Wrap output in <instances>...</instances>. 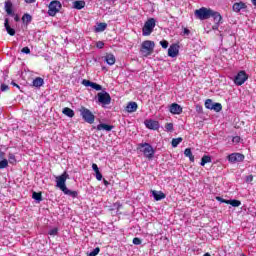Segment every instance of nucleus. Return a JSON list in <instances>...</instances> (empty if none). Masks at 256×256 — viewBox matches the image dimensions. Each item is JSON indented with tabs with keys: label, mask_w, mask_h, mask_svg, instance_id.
<instances>
[{
	"label": "nucleus",
	"mask_w": 256,
	"mask_h": 256,
	"mask_svg": "<svg viewBox=\"0 0 256 256\" xmlns=\"http://www.w3.org/2000/svg\"><path fill=\"white\" fill-rule=\"evenodd\" d=\"M137 149L143 153L148 161H151L155 157V149H153V146L147 142L138 144Z\"/></svg>",
	"instance_id": "1"
},
{
	"label": "nucleus",
	"mask_w": 256,
	"mask_h": 256,
	"mask_svg": "<svg viewBox=\"0 0 256 256\" xmlns=\"http://www.w3.org/2000/svg\"><path fill=\"white\" fill-rule=\"evenodd\" d=\"M153 51H155V42L151 40H145L141 44L140 53H142L143 57H149V55H153Z\"/></svg>",
	"instance_id": "2"
},
{
	"label": "nucleus",
	"mask_w": 256,
	"mask_h": 256,
	"mask_svg": "<svg viewBox=\"0 0 256 256\" xmlns=\"http://www.w3.org/2000/svg\"><path fill=\"white\" fill-rule=\"evenodd\" d=\"M79 112L85 123H89V125H93L95 123V114H93L91 110L85 108V106H81L79 108Z\"/></svg>",
	"instance_id": "3"
},
{
	"label": "nucleus",
	"mask_w": 256,
	"mask_h": 256,
	"mask_svg": "<svg viewBox=\"0 0 256 256\" xmlns=\"http://www.w3.org/2000/svg\"><path fill=\"white\" fill-rule=\"evenodd\" d=\"M212 10L213 9L211 8L202 7L200 9L195 10L194 15L196 19H199L200 21H205L207 19H211Z\"/></svg>",
	"instance_id": "4"
},
{
	"label": "nucleus",
	"mask_w": 256,
	"mask_h": 256,
	"mask_svg": "<svg viewBox=\"0 0 256 256\" xmlns=\"http://www.w3.org/2000/svg\"><path fill=\"white\" fill-rule=\"evenodd\" d=\"M156 21L155 18L148 19L142 28V34L144 37H149L153 33V30L155 29Z\"/></svg>",
	"instance_id": "5"
},
{
	"label": "nucleus",
	"mask_w": 256,
	"mask_h": 256,
	"mask_svg": "<svg viewBox=\"0 0 256 256\" xmlns=\"http://www.w3.org/2000/svg\"><path fill=\"white\" fill-rule=\"evenodd\" d=\"M59 11H61V2L58 0H53L50 2L48 6V15L50 17H55Z\"/></svg>",
	"instance_id": "6"
},
{
	"label": "nucleus",
	"mask_w": 256,
	"mask_h": 256,
	"mask_svg": "<svg viewBox=\"0 0 256 256\" xmlns=\"http://www.w3.org/2000/svg\"><path fill=\"white\" fill-rule=\"evenodd\" d=\"M67 179H69V174L67 171L56 177V187H59L60 191H63L67 188Z\"/></svg>",
	"instance_id": "7"
},
{
	"label": "nucleus",
	"mask_w": 256,
	"mask_h": 256,
	"mask_svg": "<svg viewBox=\"0 0 256 256\" xmlns=\"http://www.w3.org/2000/svg\"><path fill=\"white\" fill-rule=\"evenodd\" d=\"M249 79V76L247 75V72L240 71L234 78L235 85L241 86Z\"/></svg>",
	"instance_id": "8"
},
{
	"label": "nucleus",
	"mask_w": 256,
	"mask_h": 256,
	"mask_svg": "<svg viewBox=\"0 0 256 256\" xmlns=\"http://www.w3.org/2000/svg\"><path fill=\"white\" fill-rule=\"evenodd\" d=\"M98 101L102 103V105H110L111 104V95L107 92L98 93Z\"/></svg>",
	"instance_id": "9"
},
{
	"label": "nucleus",
	"mask_w": 256,
	"mask_h": 256,
	"mask_svg": "<svg viewBox=\"0 0 256 256\" xmlns=\"http://www.w3.org/2000/svg\"><path fill=\"white\" fill-rule=\"evenodd\" d=\"M228 161H230V163H241L242 161H245V155L241 153H232L228 155Z\"/></svg>",
	"instance_id": "10"
},
{
	"label": "nucleus",
	"mask_w": 256,
	"mask_h": 256,
	"mask_svg": "<svg viewBox=\"0 0 256 256\" xmlns=\"http://www.w3.org/2000/svg\"><path fill=\"white\" fill-rule=\"evenodd\" d=\"M169 111L172 115H181V113H183V108L177 103H172L169 107Z\"/></svg>",
	"instance_id": "11"
},
{
	"label": "nucleus",
	"mask_w": 256,
	"mask_h": 256,
	"mask_svg": "<svg viewBox=\"0 0 256 256\" xmlns=\"http://www.w3.org/2000/svg\"><path fill=\"white\" fill-rule=\"evenodd\" d=\"M177 55H179V45L177 44H172L170 45L169 49H168V57H177Z\"/></svg>",
	"instance_id": "12"
},
{
	"label": "nucleus",
	"mask_w": 256,
	"mask_h": 256,
	"mask_svg": "<svg viewBox=\"0 0 256 256\" xmlns=\"http://www.w3.org/2000/svg\"><path fill=\"white\" fill-rule=\"evenodd\" d=\"M144 124L147 129H152L153 131H157V129H159V121L157 120H146Z\"/></svg>",
	"instance_id": "13"
},
{
	"label": "nucleus",
	"mask_w": 256,
	"mask_h": 256,
	"mask_svg": "<svg viewBox=\"0 0 256 256\" xmlns=\"http://www.w3.org/2000/svg\"><path fill=\"white\" fill-rule=\"evenodd\" d=\"M241 9H247V4H245L244 2H236L232 6V10L235 13H239Z\"/></svg>",
	"instance_id": "14"
},
{
	"label": "nucleus",
	"mask_w": 256,
	"mask_h": 256,
	"mask_svg": "<svg viewBox=\"0 0 256 256\" xmlns=\"http://www.w3.org/2000/svg\"><path fill=\"white\" fill-rule=\"evenodd\" d=\"M96 129L97 131H113V129H115V126L101 123L97 125Z\"/></svg>",
	"instance_id": "15"
},
{
	"label": "nucleus",
	"mask_w": 256,
	"mask_h": 256,
	"mask_svg": "<svg viewBox=\"0 0 256 256\" xmlns=\"http://www.w3.org/2000/svg\"><path fill=\"white\" fill-rule=\"evenodd\" d=\"M151 193L155 201H162V199H165V197H167V195H165V193H163L162 191L151 190Z\"/></svg>",
	"instance_id": "16"
},
{
	"label": "nucleus",
	"mask_w": 256,
	"mask_h": 256,
	"mask_svg": "<svg viewBox=\"0 0 256 256\" xmlns=\"http://www.w3.org/2000/svg\"><path fill=\"white\" fill-rule=\"evenodd\" d=\"M4 27L11 37L15 36V29L11 28V25H9V18H5L4 20Z\"/></svg>",
	"instance_id": "17"
},
{
	"label": "nucleus",
	"mask_w": 256,
	"mask_h": 256,
	"mask_svg": "<svg viewBox=\"0 0 256 256\" xmlns=\"http://www.w3.org/2000/svg\"><path fill=\"white\" fill-rule=\"evenodd\" d=\"M137 109H138L137 102H129L126 106L127 113H135Z\"/></svg>",
	"instance_id": "18"
},
{
	"label": "nucleus",
	"mask_w": 256,
	"mask_h": 256,
	"mask_svg": "<svg viewBox=\"0 0 256 256\" xmlns=\"http://www.w3.org/2000/svg\"><path fill=\"white\" fill-rule=\"evenodd\" d=\"M85 0H77L73 2V8L81 11V9H85Z\"/></svg>",
	"instance_id": "19"
},
{
	"label": "nucleus",
	"mask_w": 256,
	"mask_h": 256,
	"mask_svg": "<svg viewBox=\"0 0 256 256\" xmlns=\"http://www.w3.org/2000/svg\"><path fill=\"white\" fill-rule=\"evenodd\" d=\"M211 17H213L215 23H221L223 21V16H221V13L212 10Z\"/></svg>",
	"instance_id": "20"
},
{
	"label": "nucleus",
	"mask_w": 256,
	"mask_h": 256,
	"mask_svg": "<svg viewBox=\"0 0 256 256\" xmlns=\"http://www.w3.org/2000/svg\"><path fill=\"white\" fill-rule=\"evenodd\" d=\"M5 11L7 15H13V2L11 0L5 2Z\"/></svg>",
	"instance_id": "21"
},
{
	"label": "nucleus",
	"mask_w": 256,
	"mask_h": 256,
	"mask_svg": "<svg viewBox=\"0 0 256 256\" xmlns=\"http://www.w3.org/2000/svg\"><path fill=\"white\" fill-rule=\"evenodd\" d=\"M63 115H66V117L73 118L75 117V111L69 107H65L62 111Z\"/></svg>",
	"instance_id": "22"
},
{
	"label": "nucleus",
	"mask_w": 256,
	"mask_h": 256,
	"mask_svg": "<svg viewBox=\"0 0 256 256\" xmlns=\"http://www.w3.org/2000/svg\"><path fill=\"white\" fill-rule=\"evenodd\" d=\"M105 61H106V63H107L108 65H115V61H116L115 55H113V54H107V55L105 56Z\"/></svg>",
	"instance_id": "23"
},
{
	"label": "nucleus",
	"mask_w": 256,
	"mask_h": 256,
	"mask_svg": "<svg viewBox=\"0 0 256 256\" xmlns=\"http://www.w3.org/2000/svg\"><path fill=\"white\" fill-rule=\"evenodd\" d=\"M31 21H33V16H31L30 14L25 13V14L22 16V22H23L25 25H29V23H31Z\"/></svg>",
	"instance_id": "24"
},
{
	"label": "nucleus",
	"mask_w": 256,
	"mask_h": 256,
	"mask_svg": "<svg viewBox=\"0 0 256 256\" xmlns=\"http://www.w3.org/2000/svg\"><path fill=\"white\" fill-rule=\"evenodd\" d=\"M62 191L64 192V195H69L70 197H73V199L77 198V196L79 195L77 191L69 190L67 187Z\"/></svg>",
	"instance_id": "25"
},
{
	"label": "nucleus",
	"mask_w": 256,
	"mask_h": 256,
	"mask_svg": "<svg viewBox=\"0 0 256 256\" xmlns=\"http://www.w3.org/2000/svg\"><path fill=\"white\" fill-rule=\"evenodd\" d=\"M184 155L185 157H188L192 163L195 161V156H193L191 148H186L184 151Z\"/></svg>",
	"instance_id": "26"
},
{
	"label": "nucleus",
	"mask_w": 256,
	"mask_h": 256,
	"mask_svg": "<svg viewBox=\"0 0 256 256\" xmlns=\"http://www.w3.org/2000/svg\"><path fill=\"white\" fill-rule=\"evenodd\" d=\"M43 83H45L43 78L37 77L33 80V87H43Z\"/></svg>",
	"instance_id": "27"
},
{
	"label": "nucleus",
	"mask_w": 256,
	"mask_h": 256,
	"mask_svg": "<svg viewBox=\"0 0 256 256\" xmlns=\"http://www.w3.org/2000/svg\"><path fill=\"white\" fill-rule=\"evenodd\" d=\"M32 199H35V201L41 203V201H43V194L41 192H33Z\"/></svg>",
	"instance_id": "28"
},
{
	"label": "nucleus",
	"mask_w": 256,
	"mask_h": 256,
	"mask_svg": "<svg viewBox=\"0 0 256 256\" xmlns=\"http://www.w3.org/2000/svg\"><path fill=\"white\" fill-rule=\"evenodd\" d=\"M207 163H211V156H209V155H204V156L202 157V159H201L200 165H201L202 167H205V165H207Z\"/></svg>",
	"instance_id": "29"
},
{
	"label": "nucleus",
	"mask_w": 256,
	"mask_h": 256,
	"mask_svg": "<svg viewBox=\"0 0 256 256\" xmlns=\"http://www.w3.org/2000/svg\"><path fill=\"white\" fill-rule=\"evenodd\" d=\"M107 29V23H99L98 27L96 28L97 33H101Z\"/></svg>",
	"instance_id": "30"
},
{
	"label": "nucleus",
	"mask_w": 256,
	"mask_h": 256,
	"mask_svg": "<svg viewBox=\"0 0 256 256\" xmlns=\"http://www.w3.org/2000/svg\"><path fill=\"white\" fill-rule=\"evenodd\" d=\"M182 142H183V138H181V137L174 138V139H172L171 145H172V147H177Z\"/></svg>",
	"instance_id": "31"
},
{
	"label": "nucleus",
	"mask_w": 256,
	"mask_h": 256,
	"mask_svg": "<svg viewBox=\"0 0 256 256\" xmlns=\"http://www.w3.org/2000/svg\"><path fill=\"white\" fill-rule=\"evenodd\" d=\"M223 109V105H221V103H214V105L212 106V110L216 111V113H219V111H221Z\"/></svg>",
	"instance_id": "32"
},
{
	"label": "nucleus",
	"mask_w": 256,
	"mask_h": 256,
	"mask_svg": "<svg viewBox=\"0 0 256 256\" xmlns=\"http://www.w3.org/2000/svg\"><path fill=\"white\" fill-rule=\"evenodd\" d=\"M228 205H231L232 207H240L241 201L239 200H228Z\"/></svg>",
	"instance_id": "33"
},
{
	"label": "nucleus",
	"mask_w": 256,
	"mask_h": 256,
	"mask_svg": "<svg viewBox=\"0 0 256 256\" xmlns=\"http://www.w3.org/2000/svg\"><path fill=\"white\" fill-rule=\"evenodd\" d=\"M213 100H211V99H207L206 101H205V107H206V109H210V110H212L213 111Z\"/></svg>",
	"instance_id": "34"
},
{
	"label": "nucleus",
	"mask_w": 256,
	"mask_h": 256,
	"mask_svg": "<svg viewBox=\"0 0 256 256\" xmlns=\"http://www.w3.org/2000/svg\"><path fill=\"white\" fill-rule=\"evenodd\" d=\"M101 252V248L96 247L92 252L88 254V256H97Z\"/></svg>",
	"instance_id": "35"
},
{
	"label": "nucleus",
	"mask_w": 256,
	"mask_h": 256,
	"mask_svg": "<svg viewBox=\"0 0 256 256\" xmlns=\"http://www.w3.org/2000/svg\"><path fill=\"white\" fill-rule=\"evenodd\" d=\"M8 165H9V162L7 161V159L0 161V169H5V167H8Z\"/></svg>",
	"instance_id": "36"
},
{
	"label": "nucleus",
	"mask_w": 256,
	"mask_h": 256,
	"mask_svg": "<svg viewBox=\"0 0 256 256\" xmlns=\"http://www.w3.org/2000/svg\"><path fill=\"white\" fill-rule=\"evenodd\" d=\"M92 89H95V91H101V89H103V87L95 82H92Z\"/></svg>",
	"instance_id": "37"
},
{
	"label": "nucleus",
	"mask_w": 256,
	"mask_h": 256,
	"mask_svg": "<svg viewBox=\"0 0 256 256\" xmlns=\"http://www.w3.org/2000/svg\"><path fill=\"white\" fill-rule=\"evenodd\" d=\"M82 85H84V87H92L93 82H91L90 80L84 79L82 81Z\"/></svg>",
	"instance_id": "38"
},
{
	"label": "nucleus",
	"mask_w": 256,
	"mask_h": 256,
	"mask_svg": "<svg viewBox=\"0 0 256 256\" xmlns=\"http://www.w3.org/2000/svg\"><path fill=\"white\" fill-rule=\"evenodd\" d=\"M160 45L163 49H167L169 47V42L167 40L160 41Z\"/></svg>",
	"instance_id": "39"
},
{
	"label": "nucleus",
	"mask_w": 256,
	"mask_h": 256,
	"mask_svg": "<svg viewBox=\"0 0 256 256\" xmlns=\"http://www.w3.org/2000/svg\"><path fill=\"white\" fill-rule=\"evenodd\" d=\"M216 201H219L220 203H225L226 205H228L229 203V200H225L221 196H216Z\"/></svg>",
	"instance_id": "40"
},
{
	"label": "nucleus",
	"mask_w": 256,
	"mask_h": 256,
	"mask_svg": "<svg viewBox=\"0 0 256 256\" xmlns=\"http://www.w3.org/2000/svg\"><path fill=\"white\" fill-rule=\"evenodd\" d=\"M57 233H59V229L58 228H53L48 232V235H52L55 236L57 235Z\"/></svg>",
	"instance_id": "41"
},
{
	"label": "nucleus",
	"mask_w": 256,
	"mask_h": 256,
	"mask_svg": "<svg viewBox=\"0 0 256 256\" xmlns=\"http://www.w3.org/2000/svg\"><path fill=\"white\" fill-rule=\"evenodd\" d=\"M97 181H102L103 174H101V171L95 172Z\"/></svg>",
	"instance_id": "42"
},
{
	"label": "nucleus",
	"mask_w": 256,
	"mask_h": 256,
	"mask_svg": "<svg viewBox=\"0 0 256 256\" xmlns=\"http://www.w3.org/2000/svg\"><path fill=\"white\" fill-rule=\"evenodd\" d=\"M96 47H97L98 49H103V47H105V43H104L103 41H98V42L96 43Z\"/></svg>",
	"instance_id": "43"
},
{
	"label": "nucleus",
	"mask_w": 256,
	"mask_h": 256,
	"mask_svg": "<svg viewBox=\"0 0 256 256\" xmlns=\"http://www.w3.org/2000/svg\"><path fill=\"white\" fill-rule=\"evenodd\" d=\"M165 129L166 131H173V123H167Z\"/></svg>",
	"instance_id": "44"
},
{
	"label": "nucleus",
	"mask_w": 256,
	"mask_h": 256,
	"mask_svg": "<svg viewBox=\"0 0 256 256\" xmlns=\"http://www.w3.org/2000/svg\"><path fill=\"white\" fill-rule=\"evenodd\" d=\"M232 143H241V137L240 136H234L232 138Z\"/></svg>",
	"instance_id": "45"
},
{
	"label": "nucleus",
	"mask_w": 256,
	"mask_h": 256,
	"mask_svg": "<svg viewBox=\"0 0 256 256\" xmlns=\"http://www.w3.org/2000/svg\"><path fill=\"white\" fill-rule=\"evenodd\" d=\"M22 53H25L26 55H29V53H31V49H29V47H24L21 50Z\"/></svg>",
	"instance_id": "46"
},
{
	"label": "nucleus",
	"mask_w": 256,
	"mask_h": 256,
	"mask_svg": "<svg viewBox=\"0 0 256 256\" xmlns=\"http://www.w3.org/2000/svg\"><path fill=\"white\" fill-rule=\"evenodd\" d=\"M252 181H253V174L246 176V183H252Z\"/></svg>",
	"instance_id": "47"
},
{
	"label": "nucleus",
	"mask_w": 256,
	"mask_h": 256,
	"mask_svg": "<svg viewBox=\"0 0 256 256\" xmlns=\"http://www.w3.org/2000/svg\"><path fill=\"white\" fill-rule=\"evenodd\" d=\"M133 244H134V245H141V238H137V237L134 238V239H133Z\"/></svg>",
	"instance_id": "48"
},
{
	"label": "nucleus",
	"mask_w": 256,
	"mask_h": 256,
	"mask_svg": "<svg viewBox=\"0 0 256 256\" xmlns=\"http://www.w3.org/2000/svg\"><path fill=\"white\" fill-rule=\"evenodd\" d=\"M92 169H93L94 173L99 172V166H97L96 163H93V164H92Z\"/></svg>",
	"instance_id": "49"
},
{
	"label": "nucleus",
	"mask_w": 256,
	"mask_h": 256,
	"mask_svg": "<svg viewBox=\"0 0 256 256\" xmlns=\"http://www.w3.org/2000/svg\"><path fill=\"white\" fill-rule=\"evenodd\" d=\"M1 91H9V86L6 84H1Z\"/></svg>",
	"instance_id": "50"
},
{
	"label": "nucleus",
	"mask_w": 256,
	"mask_h": 256,
	"mask_svg": "<svg viewBox=\"0 0 256 256\" xmlns=\"http://www.w3.org/2000/svg\"><path fill=\"white\" fill-rule=\"evenodd\" d=\"M183 33L184 35H191V30H189V28H184Z\"/></svg>",
	"instance_id": "51"
},
{
	"label": "nucleus",
	"mask_w": 256,
	"mask_h": 256,
	"mask_svg": "<svg viewBox=\"0 0 256 256\" xmlns=\"http://www.w3.org/2000/svg\"><path fill=\"white\" fill-rule=\"evenodd\" d=\"M212 29H213V31H218V30H219V23H215V24L212 26Z\"/></svg>",
	"instance_id": "52"
},
{
	"label": "nucleus",
	"mask_w": 256,
	"mask_h": 256,
	"mask_svg": "<svg viewBox=\"0 0 256 256\" xmlns=\"http://www.w3.org/2000/svg\"><path fill=\"white\" fill-rule=\"evenodd\" d=\"M114 207L117 209V211H119V209H121L122 205H121V203L116 202V203L114 204Z\"/></svg>",
	"instance_id": "53"
},
{
	"label": "nucleus",
	"mask_w": 256,
	"mask_h": 256,
	"mask_svg": "<svg viewBox=\"0 0 256 256\" xmlns=\"http://www.w3.org/2000/svg\"><path fill=\"white\" fill-rule=\"evenodd\" d=\"M11 85H13V87H17V89H21V86H19V84L15 83L14 81L11 82Z\"/></svg>",
	"instance_id": "54"
},
{
	"label": "nucleus",
	"mask_w": 256,
	"mask_h": 256,
	"mask_svg": "<svg viewBox=\"0 0 256 256\" xmlns=\"http://www.w3.org/2000/svg\"><path fill=\"white\" fill-rule=\"evenodd\" d=\"M9 159H12L13 161H15V155L10 154V155H9Z\"/></svg>",
	"instance_id": "55"
},
{
	"label": "nucleus",
	"mask_w": 256,
	"mask_h": 256,
	"mask_svg": "<svg viewBox=\"0 0 256 256\" xmlns=\"http://www.w3.org/2000/svg\"><path fill=\"white\" fill-rule=\"evenodd\" d=\"M103 183L106 187L109 185V181H107L106 179L103 180Z\"/></svg>",
	"instance_id": "56"
},
{
	"label": "nucleus",
	"mask_w": 256,
	"mask_h": 256,
	"mask_svg": "<svg viewBox=\"0 0 256 256\" xmlns=\"http://www.w3.org/2000/svg\"><path fill=\"white\" fill-rule=\"evenodd\" d=\"M26 3H35V0H25Z\"/></svg>",
	"instance_id": "57"
},
{
	"label": "nucleus",
	"mask_w": 256,
	"mask_h": 256,
	"mask_svg": "<svg viewBox=\"0 0 256 256\" xmlns=\"http://www.w3.org/2000/svg\"><path fill=\"white\" fill-rule=\"evenodd\" d=\"M14 21L19 22V16L16 15V16L14 17Z\"/></svg>",
	"instance_id": "58"
},
{
	"label": "nucleus",
	"mask_w": 256,
	"mask_h": 256,
	"mask_svg": "<svg viewBox=\"0 0 256 256\" xmlns=\"http://www.w3.org/2000/svg\"><path fill=\"white\" fill-rule=\"evenodd\" d=\"M203 256H211V254H209V253H205Z\"/></svg>",
	"instance_id": "59"
},
{
	"label": "nucleus",
	"mask_w": 256,
	"mask_h": 256,
	"mask_svg": "<svg viewBox=\"0 0 256 256\" xmlns=\"http://www.w3.org/2000/svg\"><path fill=\"white\" fill-rule=\"evenodd\" d=\"M242 256H245V255H242Z\"/></svg>",
	"instance_id": "60"
}]
</instances>
